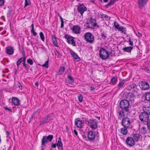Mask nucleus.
<instances>
[{
  "mask_svg": "<svg viewBox=\"0 0 150 150\" xmlns=\"http://www.w3.org/2000/svg\"><path fill=\"white\" fill-rule=\"evenodd\" d=\"M130 103L128 100L123 99L121 101L120 103L119 106L122 109L125 111V112L129 111Z\"/></svg>",
  "mask_w": 150,
  "mask_h": 150,
  "instance_id": "obj_1",
  "label": "nucleus"
},
{
  "mask_svg": "<svg viewBox=\"0 0 150 150\" xmlns=\"http://www.w3.org/2000/svg\"><path fill=\"white\" fill-rule=\"evenodd\" d=\"M84 37L85 40L87 43L90 44H92L94 40V35L90 32H87L84 34Z\"/></svg>",
  "mask_w": 150,
  "mask_h": 150,
  "instance_id": "obj_2",
  "label": "nucleus"
},
{
  "mask_svg": "<svg viewBox=\"0 0 150 150\" xmlns=\"http://www.w3.org/2000/svg\"><path fill=\"white\" fill-rule=\"evenodd\" d=\"M99 55L100 57L103 60L106 59L110 56L108 51L103 48H100Z\"/></svg>",
  "mask_w": 150,
  "mask_h": 150,
  "instance_id": "obj_3",
  "label": "nucleus"
},
{
  "mask_svg": "<svg viewBox=\"0 0 150 150\" xmlns=\"http://www.w3.org/2000/svg\"><path fill=\"white\" fill-rule=\"evenodd\" d=\"M149 115L146 112H142L140 114L139 117L141 121L145 124V123L150 118Z\"/></svg>",
  "mask_w": 150,
  "mask_h": 150,
  "instance_id": "obj_4",
  "label": "nucleus"
},
{
  "mask_svg": "<svg viewBox=\"0 0 150 150\" xmlns=\"http://www.w3.org/2000/svg\"><path fill=\"white\" fill-rule=\"evenodd\" d=\"M131 122V119L128 117L126 116L122 119L121 124L123 127L129 128Z\"/></svg>",
  "mask_w": 150,
  "mask_h": 150,
  "instance_id": "obj_5",
  "label": "nucleus"
},
{
  "mask_svg": "<svg viewBox=\"0 0 150 150\" xmlns=\"http://www.w3.org/2000/svg\"><path fill=\"white\" fill-rule=\"evenodd\" d=\"M96 23L95 19L91 18L87 23L86 27L87 28H93L96 25Z\"/></svg>",
  "mask_w": 150,
  "mask_h": 150,
  "instance_id": "obj_6",
  "label": "nucleus"
},
{
  "mask_svg": "<svg viewBox=\"0 0 150 150\" xmlns=\"http://www.w3.org/2000/svg\"><path fill=\"white\" fill-rule=\"evenodd\" d=\"M53 136L52 135H49L48 136H44L42 140V144L44 146L47 142H50L53 139Z\"/></svg>",
  "mask_w": 150,
  "mask_h": 150,
  "instance_id": "obj_7",
  "label": "nucleus"
},
{
  "mask_svg": "<svg viewBox=\"0 0 150 150\" xmlns=\"http://www.w3.org/2000/svg\"><path fill=\"white\" fill-rule=\"evenodd\" d=\"M64 38L67 39V42L69 44H71L73 46H76L75 41L74 40V38L72 36H69L66 34L64 35Z\"/></svg>",
  "mask_w": 150,
  "mask_h": 150,
  "instance_id": "obj_8",
  "label": "nucleus"
},
{
  "mask_svg": "<svg viewBox=\"0 0 150 150\" xmlns=\"http://www.w3.org/2000/svg\"><path fill=\"white\" fill-rule=\"evenodd\" d=\"M125 96L126 98L129 100L131 103H133L134 102L136 96L133 93H126Z\"/></svg>",
  "mask_w": 150,
  "mask_h": 150,
  "instance_id": "obj_9",
  "label": "nucleus"
},
{
  "mask_svg": "<svg viewBox=\"0 0 150 150\" xmlns=\"http://www.w3.org/2000/svg\"><path fill=\"white\" fill-rule=\"evenodd\" d=\"M126 144L130 147H132L135 144V142L133 138L131 137H127L126 140Z\"/></svg>",
  "mask_w": 150,
  "mask_h": 150,
  "instance_id": "obj_10",
  "label": "nucleus"
},
{
  "mask_svg": "<svg viewBox=\"0 0 150 150\" xmlns=\"http://www.w3.org/2000/svg\"><path fill=\"white\" fill-rule=\"evenodd\" d=\"M86 123L94 129H95L98 127L97 122L93 119H90L88 121V123Z\"/></svg>",
  "mask_w": 150,
  "mask_h": 150,
  "instance_id": "obj_11",
  "label": "nucleus"
},
{
  "mask_svg": "<svg viewBox=\"0 0 150 150\" xmlns=\"http://www.w3.org/2000/svg\"><path fill=\"white\" fill-rule=\"evenodd\" d=\"M87 137L88 140L92 142L95 139V135L94 133L92 131H89L87 132Z\"/></svg>",
  "mask_w": 150,
  "mask_h": 150,
  "instance_id": "obj_12",
  "label": "nucleus"
},
{
  "mask_svg": "<svg viewBox=\"0 0 150 150\" xmlns=\"http://www.w3.org/2000/svg\"><path fill=\"white\" fill-rule=\"evenodd\" d=\"M141 84L142 89L147 90L149 88V85L147 82L144 81H142Z\"/></svg>",
  "mask_w": 150,
  "mask_h": 150,
  "instance_id": "obj_13",
  "label": "nucleus"
},
{
  "mask_svg": "<svg viewBox=\"0 0 150 150\" xmlns=\"http://www.w3.org/2000/svg\"><path fill=\"white\" fill-rule=\"evenodd\" d=\"M77 9L82 16L84 12L86 10L87 8L83 4H81L78 6Z\"/></svg>",
  "mask_w": 150,
  "mask_h": 150,
  "instance_id": "obj_14",
  "label": "nucleus"
},
{
  "mask_svg": "<svg viewBox=\"0 0 150 150\" xmlns=\"http://www.w3.org/2000/svg\"><path fill=\"white\" fill-rule=\"evenodd\" d=\"M23 57L20 58L17 62L16 63V65L18 67H19L20 64L22 62H25L26 57H25V54L24 51L23 52Z\"/></svg>",
  "mask_w": 150,
  "mask_h": 150,
  "instance_id": "obj_15",
  "label": "nucleus"
},
{
  "mask_svg": "<svg viewBox=\"0 0 150 150\" xmlns=\"http://www.w3.org/2000/svg\"><path fill=\"white\" fill-rule=\"evenodd\" d=\"M80 27L78 25H74L72 27V31L73 33L78 34L80 33Z\"/></svg>",
  "mask_w": 150,
  "mask_h": 150,
  "instance_id": "obj_16",
  "label": "nucleus"
},
{
  "mask_svg": "<svg viewBox=\"0 0 150 150\" xmlns=\"http://www.w3.org/2000/svg\"><path fill=\"white\" fill-rule=\"evenodd\" d=\"M126 112L125 111L122 109L121 110H118L117 113L118 116V118L120 120L122 119L123 117H125L124 115L125 113Z\"/></svg>",
  "mask_w": 150,
  "mask_h": 150,
  "instance_id": "obj_17",
  "label": "nucleus"
},
{
  "mask_svg": "<svg viewBox=\"0 0 150 150\" xmlns=\"http://www.w3.org/2000/svg\"><path fill=\"white\" fill-rule=\"evenodd\" d=\"M148 0H138V7L142 8L146 4Z\"/></svg>",
  "mask_w": 150,
  "mask_h": 150,
  "instance_id": "obj_18",
  "label": "nucleus"
},
{
  "mask_svg": "<svg viewBox=\"0 0 150 150\" xmlns=\"http://www.w3.org/2000/svg\"><path fill=\"white\" fill-rule=\"evenodd\" d=\"M6 53L9 55L12 54L14 52L13 47L10 46H8L6 48Z\"/></svg>",
  "mask_w": 150,
  "mask_h": 150,
  "instance_id": "obj_19",
  "label": "nucleus"
},
{
  "mask_svg": "<svg viewBox=\"0 0 150 150\" xmlns=\"http://www.w3.org/2000/svg\"><path fill=\"white\" fill-rule=\"evenodd\" d=\"M141 135L139 133H133V138L135 142H138L140 139Z\"/></svg>",
  "mask_w": 150,
  "mask_h": 150,
  "instance_id": "obj_20",
  "label": "nucleus"
},
{
  "mask_svg": "<svg viewBox=\"0 0 150 150\" xmlns=\"http://www.w3.org/2000/svg\"><path fill=\"white\" fill-rule=\"evenodd\" d=\"M54 116V113H52L50 114H49L47 116L45 117L44 119L46 123L49 122H50L52 119H51V118L53 116Z\"/></svg>",
  "mask_w": 150,
  "mask_h": 150,
  "instance_id": "obj_21",
  "label": "nucleus"
},
{
  "mask_svg": "<svg viewBox=\"0 0 150 150\" xmlns=\"http://www.w3.org/2000/svg\"><path fill=\"white\" fill-rule=\"evenodd\" d=\"M70 53L77 61H79L80 60V58L78 57V55L73 50H70Z\"/></svg>",
  "mask_w": 150,
  "mask_h": 150,
  "instance_id": "obj_22",
  "label": "nucleus"
},
{
  "mask_svg": "<svg viewBox=\"0 0 150 150\" xmlns=\"http://www.w3.org/2000/svg\"><path fill=\"white\" fill-rule=\"evenodd\" d=\"M75 124L77 127L80 128H82L84 125V123L79 120L75 121Z\"/></svg>",
  "mask_w": 150,
  "mask_h": 150,
  "instance_id": "obj_23",
  "label": "nucleus"
},
{
  "mask_svg": "<svg viewBox=\"0 0 150 150\" xmlns=\"http://www.w3.org/2000/svg\"><path fill=\"white\" fill-rule=\"evenodd\" d=\"M12 100L13 103L16 105H20V101L17 98L13 97Z\"/></svg>",
  "mask_w": 150,
  "mask_h": 150,
  "instance_id": "obj_24",
  "label": "nucleus"
},
{
  "mask_svg": "<svg viewBox=\"0 0 150 150\" xmlns=\"http://www.w3.org/2000/svg\"><path fill=\"white\" fill-rule=\"evenodd\" d=\"M66 81L68 83H71L74 82V80L72 77L71 76L68 75L67 78L66 79Z\"/></svg>",
  "mask_w": 150,
  "mask_h": 150,
  "instance_id": "obj_25",
  "label": "nucleus"
},
{
  "mask_svg": "<svg viewBox=\"0 0 150 150\" xmlns=\"http://www.w3.org/2000/svg\"><path fill=\"white\" fill-rule=\"evenodd\" d=\"M133 49V47H124L122 48L123 51L125 52H130Z\"/></svg>",
  "mask_w": 150,
  "mask_h": 150,
  "instance_id": "obj_26",
  "label": "nucleus"
},
{
  "mask_svg": "<svg viewBox=\"0 0 150 150\" xmlns=\"http://www.w3.org/2000/svg\"><path fill=\"white\" fill-rule=\"evenodd\" d=\"M52 40L53 44L56 47L58 46V42L56 39V37L54 35L52 36Z\"/></svg>",
  "mask_w": 150,
  "mask_h": 150,
  "instance_id": "obj_27",
  "label": "nucleus"
},
{
  "mask_svg": "<svg viewBox=\"0 0 150 150\" xmlns=\"http://www.w3.org/2000/svg\"><path fill=\"white\" fill-rule=\"evenodd\" d=\"M137 86L136 84L134 83H133L129 85L127 87V89L129 90H131L133 89H134L135 88H137Z\"/></svg>",
  "mask_w": 150,
  "mask_h": 150,
  "instance_id": "obj_28",
  "label": "nucleus"
},
{
  "mask_svg": "<svg viewBox=\"0 0 150 150\" xmlns=\"http://www.w3.org/2000/svg\"><path fill=\"white\" fill-rule=\"evenodd\" d=\"M129 127H123V128H121V132L124 135H126L127 133V129L129 128Z\"/></svg>",
  "mask_w": 150,
  "mask_h": 150,
  "instance_id": "obj_29",
  "label": "nucleus"
},
{
  "mask_svg": "<svg viewBox=\"0 0 150 150\" xmlns=\"http://www.w3.org/2000/svg\"><path fill=\"white\" fill-rule=\"evenodd\" d=\"M143 110L144 112H146L150 115V105L144 107L143 108Z\"/></svg>",
  "mask_w": 150,
  "mask_h": 150,
  "instance_id": "obj_30",
  "label": "nucleus"
},
{
  "mask_svg": "<svg viewBox=\"0 0 150 150\" xmlns=\"http://www.w3.org/2000/svg\"><path fill=\"white\" fill-rule=\"evenodd\" d=\"M140 131L141 133L143 134H144L146 133L147 132V130L146 129V128L145 127H143L140 129Z\"/></svg>",
  "mask_w": 150,
  "mask_h": 150,
  "instance_id": "obj_31",
  "label": "nucleus"
},
{
  "mask_svg": "<svg viewBox=\"0 0 150 150\" xmlns=\"http://www.w3.org/2000/svg\"><path fill=\"white\" fill-rule=\"evenodd\" d=\"M115 3L114 1L113 0H111L106 5H105V7L107 8L110 7V6L112 5Z\"/></svg>",
  "mask_w": 150,
  "mask_h": 150,
  "instance_id": "obj_32",
  "label": "nucleus"
},
{
  "mask_svg": "<svg viewBox=\"0 0 150 150\" xmlns=\"http://www.w3.org/2000/svg\"><path fill=\"white\" fill-rule=\"evenodd\" d=\"M117 81V79H115V77H113L111 79L110 82L112 84L114 85L116 83Z\"/></svg>",
  "mask_w": 150,
  "mask_h": 150,
  "instance_id": "obj_33",
  "label": "nucleus"
},
{
  "mask_svg": "<svg viewBox=\"0 0 150 150\" xmlns=\"http://www.w3.org/2000/svg\"><path fill=\"white\" fill-rule=\"evenodd\" d=\"M145 98L146 100L150 102V92L146 93Z\"/></svg>",
  "mask_w": 150,
  "mask_h": 150,
  "instance_id": "obj_34",
  "label": "nucleus"
},
{
  "mask_svg": "<svg viewBox=\"0 0 150 150\" xmlns=\"http://www.w3.org/2000/svg\"><path fill=\"white\" fill-rule=\"evenodd\" d=\"M57 145L58 147H60L62 146V144L60 138H59L57 141Z\"/></svg>",
  "mask_w": 150,
  "mask_h": 150,
  "instance_id": "obj_35",
  "label": "nucleus"
},
{
  "mask_svg": "<svg viewBox=\"0 0 150 150\" xmlns=\"http://www.w3.org/2000/svg\"><path fill=\"white\" fill-rule=\"evenodd\" d=\"M65 70V67H61L59 69V74H62Z\"/></svg>",
  "mask_w": 150,
  "mask_h": 150,
  "instance_id": "obj_36",
  "label": "nucleus"
},
{
  "mask_svg": "<svg viewBox=\"0 0 150 150\" xmlns=\"http://www.w3.org/2000/svg\"><path fill=\"white\" fill-rule=\"evenodd\" d=\"M23 66L24 67V68L26 70H28L30 66L28 65H27L25 63V62H24L23 63Z\"/></svg>",
  "mask_w": 150,
  "mask_h": 150,
  "instance_id": "obj_37",
  "label": "nucleus"
},
{
  "mask_svg": "<svg viewBox=\"0 0 150 150\" xmlns=\"http://www.w3.org/2000/svg\"><path fill=\"white\" fill-rule=\"evenodd\" d=\"M31 2L30 0H25V5L24 8L28 5H30Z\"/></svg>",
  "mask_w": 150,
  "mask_h": 150,
  "instance_id": "obj_38",
  "label": "nucleus"
},
{
  "mask_svg": "<svg viewBox=\"0 0 150 150\" xmlns=\"http://www.w3.org/2000/svg\"><path fill=\"white\" fill-rule=\"evenodd\" d=\"M126 29L125 28H124L123 27L120 26L118 29L119 31H121L122 33L124 32Z\"/></svg>",
  "mask_w": 150,
  "mask_h": 150,
  "instance_id": "obj_39",
  "label": "nucleus"
},
{
  "mask_svg": "<svg viewBox=\"0 0 150 150\" xmlns=\"http://www.w3.org/2000/svg\"><path fill=\"white\" fill-rule=\"evenodd\" d=\"M145 124L146 125L148 129L150 130V118L147 121Z\"/></svg>",
  "mask_w": 150,
  "mask_h": 150,
  "instance_id": "obj_40",
  "label": "nucleus"
},
{
  "mask_svg": "<svg viewBox=\"0 0 150 150\" xmlns=\"http://www.w3.org/2000/svg\"><path fill=\"white\" fill-rule=\"evenodd\" d=\"M40 35L41 40L43 41H44L45 38L43 33L42 32H41L40 33Z\"/></svg>",
  "mask_w": 150,
  "mask_h": 150,
  "instance_id": "obj_41",
  "label": "nucleus"
},
{
  "mask_svg": "<svg viewBox=\"0 0 150 150\" xmlns=\"http://www.w3.org/2000/svg\"><path fill=\"white\" fill-rule=\"evenodd\" d=\"M48 61H46L45 63L42 65V66L46 68H48Z\"/></svg>",
  "mask_w": 150,
  "mask_h": 150,
  "instance_id": "obj_42",
  "label": "nucleus"
},
{
  "mask_svg": "<svg viewBox=\"0 0 150 150\" xmlns=\"http://www.w3.org/2000/svg\"><path fill=\"white\" fill-rule=\"evenodd\" d=\"M27 62L30 65H32L33 64V62L32 60L30 58L27 60Z\"/></svg>",
  "mask_w": 150,
  "mask_h": 150,
  "instance_id": "obj_43",
  "label": "nucleus"
},
{
  "mask_svg": "<svg viewBox=\"0 0 150 150\" xmlns=\"http://www.w3.org/2000/svg\"><path fill=\"white\" fill-rule=\"evenodd\" d=\"M114 26L115 27V28L117 29L120 26V25L116 22L115 21L114 22Z\"/></svg>",
  "mask_w": 150,
  "mask_h": 150,
  "instance_id": "obj_44",
  "label": "nucleus"
},
{
  "mask_svg": "<svg viewBox=\"0 0 150 150\" xmlns=\"http://www.w3.org/2000/svg\"><path fill=\"white\" fill-rule=\"evenodd\" d=\"M124 83V82L123 81H120L118 85V86L119 87H122Z\"/></svg>",
  "mask_w": 150,
  "mask_h": 150,
  "instance_id": "obj_45",
  "label": "nucleus"
},
{
  "mask_svg": "<svg viewBox=\"0 0 150 150\" xmlns=\"http://www.w3.org/2000/svg\"><path fill=\"white\" fill-rule=\"evenodd\" d=\"M54 52L56 56H57V57L60 58L61 57V55L59 54V53L57 50H56Z\"/></svg>",
  "mask_w": 150,
  "mask_h": 150,
  "instance_id": "obj_46",
  "label": "nucleus"
},
{
  "mask_svg": "<svg viewBox=\"0 0 150 150\" xmlns=\"http://www.w3.org/2000/svg\"><path fill=\"white\" fill-rule=\"evenodd\" d=\"M83 99V96L81 95H80L78 96V99L80 102L82 101Z\"/></svg>",
  "mask_w": 150,
  "mask_h": 150,
  "instance_id": "obj_47",
  "label": "nucleus"
},
{
  "mask_svg": "<svg viewBox=\"0 0 150 150\" xmlns=\"http://www.w3.org/2000/svg\"><path fill=\"white\" fill-rule=\"evenodd\" d=\"M101 16L105 18H107V20L109 19L110 18V17L108 15L103 14H102Z\"/></svg>",
  "mask_w": 150,
  "mask_h": 150,
  "instance_id": "obj_48",
  "label": "nucleus"
},
{
  "mask_svg": "<svg viewBox=\"0 0 150 150\" xmlns=\"http://www.w3.org/2000/svg\"><path fill=\"white\" fill-rule=\"evenodd\" d=\"M101 35L103 37H104L103 39H105L106 38V34H105L104 32H103L101 33Z\"/></svg>",
  "mask_w": 150,
  "mask_h": 150,
  "instance_id": "obj_49",
  "label": "nucleus"
},
{
  "mask_svg": "<svg viewBox=\"0 0 150 150\" xmlns=\"http://www.w3.org/2000/svg\"><path fill=\"white\" fill-rule=\"evenodd\" d=\"M136 34L139 37H142V34L139 31H137V33Z\"/></svg>",
  "mask_w": 150,
  "mask_h": 150,
  "instance_id": "obj_50",
  "label": "nucleus"
},
{
  "mask_svg": "<svg viewBox=\"0 0 150 150\" xmlns=\"http://www.w3.org/2000/svg\"><path fill=\"white\" fill-rule=\"evenodd\" d=\"M31 33H33L35 36H36L37 35V33L34 30H31Z\"/></svg>",
  "mask_w": 150,
  "mask_h": 150,
  "instance_id": "obj_51",
  "label": "nucleus"
},
{
  "mask_svg": "<svg viewBox=\"0 0 150 150\" xmlns=\"http://www.w3.org/2000/svg\"><path fill=\"white\" fill-rule=\"evenodd\" d=\"M11 10H9L7 13V16H9L11 14Z\"/></svg>",
  "mask_w": 150,
  "mask_h": 150,
  "instance_id": "obj_52",
  "label": "nucleus"
},
{
  "mask_svg": "<svg viewBox=\"0 0 150 150\" xmlns=\"http://www.w3.org/2000/svg\"><path fill=\"white\" fill-rule=\"evenodd\" d=\"M4 108L6 110H8L11 112H12V110L8 108L7 107H4Z\"/></svg>",
  "mask_w": 150,
  "mask_h": 150,
  "instance_id": "obj_53",
  "label": "nucleus"
},
{
  "mask_svg": "<svg viewBox=\"0 0 150 150\" xmlns=\"http://www.w3.org/2000/svg\"><path fill=\"white\" fill-rule=\"evenodd\" d=\"M46 122H45V120H44V119H43V120L42 121H40V125H42L44 123H45Z\"/></svg>",
  "mask_w": 150,
  "mask_h": 150,
  "instance_id": "obj_54",
  "label": "nucleus"
},
{
  "mask_svg": "<svg viewBox=\"0 0 150 150\" xmlns=\"http://www.w3.org/2000/svg\"><path fill=\"white\" fill-rule=\"evenodd\" d=\"M129 44L130 45H131V46H132L133 45V42L131 40V39H129Z\"/></svg>",
  "mask_w": 150,
  "mask_h": 150,
  "instance_id": "obj_55",
  "label": "nucleus"
},
{
  "mask_svg": "<svg viewBox=\"0 0 150 150\" xmlns=\"http://www.w3.org/2000/svg\"><path fill=\"white\" fill-rule=\"evenodd\" d=\"M4 0H0V6L3 5L4 4Z\"/></svg>",
  "mask_w": 150,
  "mask_h": 150,
  "instance_id": "obj_56",
  "label": "nucleus"
},
{
  "mask_svg": "<svg viewBox=\"0 0 150 150\" xmlns=\"http://www.w3.org/2000/svg\"><path fill=\"white\" fill-rule=\"evenodd\" d=\"M73 132L74 134H75L76 136H78V133L76 129H74Z\"/></svg>",
  "mask_w": 150,
  "mask_h": 150,
  "instance_id": "obj_57",
  "label": "nucleus"
},
{
  "mask_svg": "<svg viewBox=\"0 0 150 150\" xmlns=\"http://www.w3.org/2000/svg\"><path fill=\"white\" fill-rule=\"evenodd\" d=\"M56 144H53V143H52V145L51 147L52 148H55L56 147Z\"/></svg>",
  "mask_w": 150,
  "mask_h": 150,
  "instance_id": "obj_58",
  "label": "nucleus"
},
{
  "mask_svg": "<svg viewBox=\"0 0 150 150\" xmlns=\"http://www.w3.org/2000/svg\"><path fill=\"white\" fill-rule=\"evenodd\" d=\"M34 116L33 115H32L31 117H30V120L29 122V123H30L31 122V121L33 120Z\"/></svg>",
  "mask_w": 150,
  "mask_h": 150,
  "instance_id": "obj_59",
  "label": "nucleus"
},
{
  "mask_svg": "<svg viewBox=\"0 0 150 150\" xmlns=\"http://www.w3.org/2000/svg\"><path fill=\"white\" fill-rule=\"evenodd\" d=\"M64 21H61V28L63 27L64 25Z\"/></svg>",
  "mask_w": 150,
  "mask_h": 150,
  "instance_id": "obj_60",
  "label": "nucleus"
},
{
  "mask_svg": "<svg viewBox=\"0 0 150 150\" xmlns=\"http://www.w3.org/2000/svg\"><path fill=\"white\" fill-rule=\"evenodd\" d=\"M18 87L21 90L22 89L23 87L22 85L21 84L19 83V84L18 85Z\"/></svg>",
  "mask_w": 150,
  "mask_h": 150,
  "instance_id": "obj_61",
  "label": "nucleus"
},
{
  "mask_svg": "<svg viewBox=\"0 0 150 150\" xmlns=\"http://www.w3.org/2000/svg\"><path fill=\"white\" fill-rule=\"evenodd\" d=\"M94 89H95V88L93 87H91L90 88V90L91 91H94Z\"/></svg>",
  "mask_w": 150,
  "mask_h": 150,
  "instance_id": "obj_62",
  "label": "nucleus"
},
{
  "mask_svg": "<svg viewBox=\"0 0 150 150\" xmlns=\"http://www.w3.org/2000/svg\"><path fill=\"white\" fill-rule=\"evenodd\" d=\"M31 27H32V29L31 30H34L33 24H32L31 25Z\"/></svg>",
  "mask_w": 150,
  "mask_h": 150,
  "instance_id": "obj_63",
  "label": "nucleus"
},
{
  "mask_svg": "<svg viewBox=\"0 0 150 150\" xmlns=\"http://www.w3.org/2000/svg\"><path fill=\"white\" fill-rule=\"evenodd\" d=\"M83 138L84 139H85V140H86V136L85 135H83L82 136Z\"/></svg>",
  "mask_w": 150,
  "mask_h": 150,
  "instance_id": "obj_64",
  "label": "nucleus"
}]
</instances>
